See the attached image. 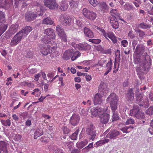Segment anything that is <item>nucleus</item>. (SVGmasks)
I'll return each mask as SVG.
<instances>
[{"mask_svg":"<svg viewBox=\"0 0 153 153\" xmlns=\"http://www.w3.org/2000/svg\"><path fill=\"white\" fill-rule=\"evenodd\" d=\"M144 47L143 45H137L136 50L142 53L140 56L134 59V63L137 65L136 71L140 73L143 71H148L151 64L149 56L144 51Z\"/></svg>","mask_w":153,"mask_h":153,"instance_id":"nucleus-1","label":"nucleus"},{"mask_svg":"<svg viewBox=\"0 0 153 153\" xmlns=\"http://www.w3.org/2000/svg\"><path fill=\"white\" fill-rule=\"evenodd\" d=\"M42 42L45 43L44 45L39 46L40 48V51L43 55H46L53 53V51L56 50L54 46H51L52 42L51 39H42Z\"/></svg>","mask_w":153,"mask_h":153,"instance_id":"nucleus-2","label":"nucleus"},{"mask_svg":"<svg viewBox=\"0 0 153 153\" xmlns=\"http://www.w3.org/2000/svg\"><path fill=\"white\" fill-rule=\"evenodd\" d=\"M118 100V97L114 93L111 94L107 98V101L110 104L111 110L114 111L115 109H117Z\"/></svg>","mask_w":153,"mask_h":153,"instance_id":"nucleus-3","label":"nucleus"},{"mask_svg":"<svg viewBox=\"0 0 153 153\" xmlns=\"http://www.w3.org/2000/svg\"><path fill=\"white\" fill-rule=\"evenodd\" d=\"M43 12L41 10L36 12L29 11L25 14V20L27 22H31L34 20L37 16H41Z\"/></svg>","mask_w":153,"mask_h":153,"instance_id":"nucleus-4","label":"nucleus"},{"mask_svg":"<svg viewBox=\"0 0 153 153\" xmlns=\"http://www.w3.org/2000/svg\"><path fill=\"white\" fill-rule=\"evenodd\" d=\"M136 100L139 105L140 106H143L144 108H147L149 106V101L148 98L146 96H143L142 94L136 95Z\"/></svg>","mask_w":153,"mask_h":153,"instance_id":"nucleus-5","label":"nucleus"},{"mask_svg":"<svg viewBox=\"0 0 153 153\" xmlns=\"http://www.w3.org/2000/svg\"><path fill=\"white\" fill-rule=\"evenodd\" d=\"M95 127L92 124H90L87 127L86 134L89 140L93 141L96 135Z\"/></svg>","mask_w":153,"mask_h":153,"instance_id":"nucleus-6","label":"nucleus"},{"mask_svg":"<svg viewBox=\"0 0 153 153\" xmlns=\"http://www.w3.org/2000/svg\"><path fill=\"white\" fill-rule=\"evenodd\" d=\"M82 12L84 16L91 21H94L97 17L96 13L86 8H84Z\"/></svg>","mask_w":153,"mask_h":153,"instance_id":"nucleus-7","label":"nucleus"},{"mask_svg":"<svg viewBox=\"0 0 153 153\" xmlns=\"http://www.w3.org/2000/svg\"><path fill=\"white\" fill-rule=\"evenodd\" d=\"M59 21L63 25L67 26L71 23V20L69 16L65 13L62 14L59 16Z\"/></svg>","mask_w":153,"mask_h":153,"instance_id":"nucleus-8","label":"nucleus"},{"mask_svg":"<svg viewBox=\"0 0 153 153\" xmlns=\"http://www.w3.org/2000/svg\"><path fill=\"white\" fill-rule=\"evenodd\" d=\"M94 28L97 30L105 38H107V37L109 38H116L115 37L114 34L112 32L108 31L106 33L103 29L96 26H94Z\"/></svg>","mask_w":153,"mask_h":153,"instance_id":"nucleus-9","label":"nucleus"},{"mask_svg":"<svg viewBox=\"0 0 153 153\" xmlns=\"http://www.w3.org/2000/svg\"><path fill=\"white\" fill-rule=\"evenodd\" d=\"M108 109L107 107L103 109L98 107H94L91 109V116L92 117H96L98 114L99 115L101 114L103 111H106Z\"/></svg>","mask_w":153,"mask_h":153,"instance_id":"nucleus-10","label":"nucleus"},{"mask_svg":"<svg viewBox=\"0 0 153 153\" xmlns=\"http://www.w3.org/2000/svg\"><path fill=\"white\" fill-rule=\"evenodd\" d=\"M75 46L79 50L83 51H88L91 48V46L85 43L76 44Z\"/></svg>","mask_w":153,"mask_h":153,"instance_id":"nucleus-11","label":"nucleus"},{"mask_svg":"<svg viewBox=\"0 0 153 153\" xmlns=\"http://www.w3.org/2000/svg\"><path fill=\"white\" fill-rule=\"evenodd\" d=\"M44 1L45 6L50 9H54L58 7L55 0H44Z\"/></svg>","mask_w":153,"mask_h":153,"instance_id":"nucleus-12","label":"nucleus"},{"mask_svg":"<svg viewBox=\"0 0 153 153\" xmlns=\"http://www.w3.org/2000/svg\"><path fill=\"white\" fill-rule=\"evenodd\" d=\"M106 111H103L102 114L99 115L100 122L102 124H105L108 121L109 119V115L105 113Z\"/></svg>","mask_w":153,"mask_h":153,"instance_id":"nucleus-13","label":"nucleus"},{"mask_svg":"<svg viewBox=\"0 0 153 153\" xmlns=\"http://www.w3.org/2000/svg\"><path fill=\"white\" fill-rule=\"evenodd\" d=\"M103 95V92H102V93L98 92L95 95L94 100V105H97L98 104H100L102 103L103 101L102 97Z\"/></svg>","mask_w":153,"mask_h":153,"instance_id":"nucleus-14","label":"nucleus"},{"mask_svg":"<svg viewBox=\"0 0 153 153\" xmlns=\"http://www.w3.org/2000/svg\"><path fill=\"white\" fill-rule=\"evenodd\" d=\"M80 118V117L78 114H73L70 119L71 124L73 126L76 125L79 123Z\"/></svg>","mask_w":153,"mask_h":153,"instance_id":"nucleus-15","label":"nucleus"},{"mask_svg":"<svg viewBox=\"0 0 153 153\" xmlns=\"http://www.w3.org/2000/svg\"><path fill=\"white\" fill-rule=\"evenodd\" d=\"M56 30L60 38H66L67 36L64 30L60 25H58L56 27Z\"/></svg>","mask_w":153,"mask_h":153,"instance_id":"nucleus-16","label":"nucleus"},{"mask_svg":"<svg viewBox=\"0 0 153 153\" xmlns=\"http://www.w3.org/2000/svg\"><path fill=\"white\" fill-rule=\"evenodd\" d=\"M6 22L5 15L4 13L0 11V27L7 28L8 25L4 24Z\"/></svg>","mask_w":153,"mask_h":153,"instance_id":"nucleus-17","label":"nucleus"},{"mask_svg":"<svg viewBox=\"0 0 153 153\" xmlns=\"http://www.w3.org/2000/svg\"><path fill=\"white\" fill-rule=\"evenodd\" d=\"M120 132L116 130H113L110 132L107 135L106 137L111 139H114L119 135Z\"/></svg>","mask_w":153,"mask_h":153,"instance_id":"nucleus-18","label":"nucleus"},{"mask_svg":"<svg viewBox=\"0 0 153 153\" xmlns=\"http://www.w3.org/2000/svg\"><path fill=\"white\" fill-rule=\"evenodd\" d=\"M44 33L45 34L50 36L51 38H55V35L54 30L51 28H48L45 29L44 30Z\"/></svg>","mask_w":153,"mask_h":153,"instance_id":"nucleus-19","label":"nucleus"},{"mask_svg":"<svg viewBox=\"0 0 153 153\" xmlns=\"http://www.w3.org/2000/svg\"><path fill=\"white\" fill-rule=\"evenodd\" d=\"M73 51L72 49L67 50L63 54L62 58L64 59L68 60L73 55Z\"/></svg>","mask_w":153,"mask_h":153,"instance_id":"nucleus-20","label":"nucleus"},{"mask_svg":"<svg viewBox=\"0 0 153 153\" xmlns=\"http://www.w3.org/2000/svg\"><path fill=\"white\" fill-rule=\"evenodd\" d=\"M110 22L113 28L115 29L118 28L119 24L116 18L111 17L110 19Z\"/></svg>","mask_w":153,"mask_h":153,"instance_id":"nucleus-21","label":"nucleus"},{"mask_svg":"<svg viewBox=\"0 0 153 153\" xmlns=\"http://www.w3.org/2000/svg\"><path fill=\"white\" fill-rule=\"evenodd\" d=\"M84 32L85 36L89 38H92L94 37V34L93 32L88 28H84Z\"/></svg>","mask_w":153,"mask_h":153,"instance_id":"nucleus-22","label":"nucleus"},{"mask_svg":"<svg viewBox=\"0 0 153 153\" xmlns=\"http://www.w3.org/2000/svg\"><path fill=\"white\" fill-rule=\"evenodd\" d=\"M107 85L106 84L103 82H101L99 87L98 92L102 93L103 92V94L107 89Z\"/></svg>","mask_w":153,"mask_h":153,"instance_id":"nucleus-23","label":"nucleus"},{"mask_svg":"<svg viewBox=\"0 0 153 153\" xmlns=\"http://www.w3.org/2000/svg\"><path fill=\"white\" fill-rule=\"evenodd\" d=\"M126 98L129 100L132 101L134 98V94L133 93V91L132 88H131L129 90L128 93L126 95Z\"/></svg>","mask_w":153,"mask_h":153,"instance_id":"nucleus-24","label":"nucleus"},{"mask_svg":"<svg viewBox=\"0 0 153 153\" xmlns=\"http://www.w3.org/2000/svg\"><path fill=\"white\" fill-rule=\"evenodd\" d=\"M43 130L41 128H38L35 131L34 134V139H36L37 138L43 134Z\"/></svg>","mask_w":153,"mask_h":153,"instance_id":"nucleus-25","label":"nucleus"},{"mask_svg":"<svg viewBox=\"0 0 153 153\" xmlns=\"http://www.w3.org/2000/svg\"><path fill=\"white\" fill-rule=\"evenodd\" d=\"M7 143L5 142L1 141L0 142V149L4 153H7Z\"/></svg>","mask_w":153,"mask_h":153,"instance_id":"nucleus-26","label":"nucleus"},{"mask_svg":"<svg viewBox=\"0 0 153 153\" xmlns=\"http://www.w3.org/2000/svg\"><path fill=\"white\" fill-rule=\"evenodd\" d=\"M48 148L50 151L55 153L57 152L58 151H61V149L58 148L53 144L49 145Z\"/></svg>","mask_w":153,"mask_h":153,"instance_id":"nucleus-27","label":"nucleus"},{"mask_svg":"<svg viewBox=\"0 0 153 153\" xmlns=\"http://www.w3.org/2000/svg\"><path fill=\"white\" fill-rule=\"evenodd\" d=\"M88 143V140L85 139L83 141L77 143L76 144V146L78 149H81L84 147Z\"/></svg>","mask_w":153,"mask_h":153,"instance_id":"nucleus-28","label":"nucleus"},{"mask_svg":"<svg viewBox=\"0 0 153 153\" xmlns=\"http://www.w3.org/2000/svg\"><path fill=\"white\" fill-rule=\"evenodd\" d=\"M54 22L50 17L45 18L42 21V24L47 25H52Z\"/></svg>","mask_w":153,"mask_h":153,"instance_id":"nucleus-29","label":"nucleus"},{"mask_svg":"<svg viewBox=\"0 0 153 153\" xmlns=\"http://www.w3.org/2000/svg\"><path fill=\"white\" fill-rule=\"evenodd\" d=\"M19 27V24L18 23H16L15 24L11 25V26L9 28V30L12 33H15L18 30Z\"/></svg>","mask_w":153,"mask_h":153,"instance_id":"nucleus-30","label":"nucleus"},{"mask_svg":"<svg viewBox=\"0 0 153 153\" xmlns=\"http://www.w3.org/2000/svg\"><path fill=\"white\" fill-rule=\"evenodd\" d=\"M26 36V34L24 33L22 30L15 36L13 38H22Z\"/></svg>","mask_w":153,"mask_h":153,"instance_id":"nucleus-31","label":"nucleus"},{"mask_svg":"<svg viewBox=\"0 0 153 153\" xmlns=\"http://www.w3.org/2000/svg\"><path fill=\"white\" fill-rule=\"evenodd\" d=\"M133 127L131 126H125L122 128L120 130L123 133H127L130 132Z\"/></svg>","mask_w":153,"mask_h":153,"instance_id":"nucleus-32","label":"nucleus"},{"mask_svg":"<svg viewBox=\"0 0 153 153\" xmlns=\"http://www.w3.org/2000/svg\"><path fill=\"white\" fill-rule=\"evenodd\" d=\"M109 140L107 138H105L104 140H100L97 142L96 144L97 146H100L108 143L109 141Z\"/></svg>","mask_w":153,"mask_h":153,"instance_id":"nucleus-33","label":"nucleus"},{"mask_svg":"<svg viewBox=\"0 0 153 153\" xmlns=\"http://www.w3.org/2000/svg\"><path fill=\"white\" fill-rule=\"evenodd\" d=\"M110 13L112 16V17L116 18L119 16L120 14L117 12V10L116 9L111 10Z\"/></svg>","mask_w":153,"mask_h":153,"instance_id":"nucleus-34","label":"nucleus"},{"mask_svg":"<svg viewBox=\"0 0 153 153\" xmlns=\"http://www.w3.org/2000/svg\"><path fill=\"white\" fill-rule=\"evenodd\" d=\"M24 33L26 34L27 36L28 33L30 32L32 30L31 27L29 26H27L25 27L22 30Z\"/></svg>","mask_w":153,"mask_h":153,"instance_id":"nucleus-35","label":"nucleus"},{"mask_svg":"<svg viewBox=\"0 0 153 153\" xmlns=\"http://www.w3.org/2000/svg\"><path fill=\"white\" fill-rule=\"evenodd\" d=\"M4 4L6 7L8 8L13 4V0H5L4 2Z\"/></svg>","mask_w":153,"mask_h":153,"instance_id":"nucleus-36","label":"nucleus"},{"mask_svg":"<svg viewBox=\"0 0 153 153\" xmlns=\"http://www.w3.org/2000/svg\"><path fill=\"white\" fill-rule=\"evenodd\" d=\"M78 2L75 0H71L69 2L70 7H76L78 6Z\"/></svg>","mask_w":153,"mask_h":153,"instance_id":"nucleus-37","label":"nucleus"},{"mask_svg":"<svg viewBox=\"0 0 153 153\" xmlns=\"http://www.w3.org/2000/svg\"><path fill=\"white\" fill-rule=\"evenodd\" d=\"M144 113L138 110L136 115V117L138 119H142L144 118Z\"/></svg>","mask_w":153,"mask_h":153,"instance_id":"nucleus-38","label":"nucleus"},{"mask_svg":"<svg viewBox=\"0 0 153 153\" xmlns=\"http://www.w3.org/2000/svg\"><path fill=\"white\" fill-rule=\"evenodd\" d=\"M31 94L35 95L36 97L39 96L41 94V91L39 88H35L33 90V92H32Z\"/></svg>","mask_w":153,"mask_h":153,"instance_id":"nucleus-39","label":"nucleus"},{"mask_svg":"<svg viewBox=\"0 0 153 153\" xmlns=\"http://www.w3.org/2000/svg\"><path fill=\"white\" fill-rule=\"evenodd\" d=\"M1 122L2 124L5 126H10L11 125L10 120L9 119L6 120H1Z\"/></svg>","mask_w":153,"mask_h":153,"instance_id":"nucleus-40","label":"nucleus"},{"mask_svg":"<svg viewBox=\"0 0 153 153\" xmlns=\"http://www.w3.org/2000/svg\"><path fill=\"white\" fill-rule=\"evenodd\" d=\"M73 56L71 57V59L72 61H74L81 55V53L79 51H78L75 52V53H73Z\"/></svg>","mask_w":153,"mask_h":153,"instance_id":"nucleus-41","label":"nucleus"},{"mask_svg":"<svg viewBox=\"0 0 153 153\" xmlns=\"http://www.w3.org/2000/svg\"><path fill=\"white\" fill-rule=\"evenodd\" d=\"M79 129H77L76 131L70 136L71 139L73 140H76L77 137V135L79 132Z\"/></svg>","mask_w":153,"mask_h":153,"instance_id":"nucleus-42","label":"nucleus"},{"mask_svg":"<svg viewBox=\"0 0 153 153\" xmlns=\"http://www.w3.org/2000/svg\"><path fill=\"white\" fill-rule=\"evenodd\" d=\"M20 41L21 39H12L10 42V45L12 46L16 45Z\"/></svg>","mask_w":153,"mask_h":153,"instance_id":"nucleus-43","label":"nucleus"},{"mask_svg":"<svg viewBox=\"0 0 153 153\" xmlns=\"http://www.w3.org/2000/svg\"><path fill=\"white\" fill-rule=\"evenodd\" d=\"M116 109H115L114 111L112 110V111L113 113V115L112 116V120L113 121H114L117 120L118 119V116L117 114V112H115V111Z\"/></svg>","mask_w":153,"mask_h":153,"instance_id":"nucleus-44","label":"nucleus"},{"mask_svg":"<svg viewBox=\"0 0 153 153\" xmlns=\"http://www.w3.org/2000/svg\"><path fill=\"white\" fill-rule=\"evenodd\" d=\"M123 7L125 10H131L134 9V7L131 5L128 4H127L124 5Z\"/></svg>","mask_w":153,"mask_h":153,"instance_id":"nucleus-45","label":"nucleus"},{"mask_svg":"<svg viewBox=\"0 0 153 153\" xmlns=\"http://www.w3.org/2000/svg\"><path fill=\"white\" fill-rule=\"evenodd\" d=\"M60 5L61 9L63 11L66 10L68 6V4L67 3H61Z\"/></svg>","mask_w":153,"mask_h":153,"instance_id":"nucleus-46","label":"nucleus"},{"mask_svg":"<svg viewBox=\"0 0 153 153\" xmlns=\"http://www.w3.org/2000/svg\"><path fill=\"white\" fill-rule=\"evenodd\" d=\"M89 2L90 4L94 7H96L99 3L97 0H89Z\"/></svg>","mask_w":153,"mask_h":153,"instance_id":"nucleus-47","label":"nucleus"},{"mask_svg":"<svg viewBox=\"0 0 153 153\" xmlns=\"http://www.w3.org/2000/svg\"><path fill=\"white\" fill-rule=\"evenodd\" d=\"M138 110L136 109H134L131 110L130 111V115L132 116H134L136 117V115L138 112Z\"/></svg>","mask_w":153,"mask_h":153,"instance_id":"nucleus-48","label":"nucleus"},{"mask_svg":"<svg viewBox=\"0 0 153 153\" xmlns=\"http://www.w3.org/2000/svg\"><path fill=\"white\" fill-rule=\"evenodd\" d=\"M89 41L94 44H98L100 42L101 40L100 39H89Z\"/></svg>","mask_w":153,"mask_h":153,"instance_id":"nucleus-49","label":"nucleus"},{"mask_svg":"<svg viewBox=\"0 0 153 153\" xmlns=\"http://www.w3.org/2000/svg\"><path fill=\"white\" fill-rule=\"evenodd\" d=\"M95 48L97 51H100L102 53H105L104 51L103 48L100 45H99L96 46L95 47Z\"/></svg>","mask_w":153,"mask_h":153,"instance_id":"nucleus-50","label":"nucleus"},{"mask_svg":"<svg viewBox=\"0 0 153 153\" xmlns=\"http://www.w3.org/2000/svg\"><path fill=\"white\" fill-rule=\"evenodd\" d=\"M139 27L143 29H147L150 28V26L146 24L142 23L140 24Z\"/></svg>","mask_w":153,"mask_h":153,"instance_id":"nucleus-51","label":"nucleus"},{"mask_svg":"<svg viewBox=\"0 0 153 153\" xmlns=\"http://www.w3.org/2000/svg\"><path fill=\"white\" fill-rule=\"evenodd\" d=\"M106 70L111 71V70L112 68V62L111 60L108 62L106 65Z\"/></svg>","mask_w":153,"mask_h":153,"instance_id":"nucleus-52","label":"nucleus"},{"mask_svg":"<svg viewBox=\"0 0 153 153\" xmlns=\"http://www.w3.org/2000/svg\"><path fill=\"white\" fill-rule=\"evenodd\" d=\"M134 123V121L133 119L129 118L127 119L125 122V124L127 125L129 124H133Z\"/></svg>","mask_w":153,"mask_h":153,"instance_id":"nucleus-53","label":"nucleus"},{"mask_svg":"<svg viewBox=\"0 0 153 153\" xmlns=\"http://www.w3.org/2000/svg\"><path fill=\"white\" fill-rule=\"evenodd\" d=\"M152 107H150L146 111V114L150 115L152 114Z\"/></svg>","mask_w":153,"mask_h":153,"instance_id":"nucleus-54","label":"nucleus"},{"mask_svg":"<svg viewBox=\"0 0 153 153\" xmlns=\"http://www.w3.org/2000/svg\"><path fill=\"white\" fill-rule=\"evenodd\" d=\"M37 72V70L35 68H32L30 70H28V72L30 74H33Z\"/></svg>","mask_w":153,"mask_h":153,"instance_id":"nucleus-55","label":"nucleus"},{"mask_svg":"<svg viewBox=\"0 0 153 153\" xmlns=\"http://www.w3.org/2000/svg\"><path fill=\"white\" fill-rule=\"evenodd\" d=\"M101 6H102V8L104 10H107L108 9V6L106 4V3L103 2H102L100 4Z\"/></svg>","mask_w":153,"mask_h":153,"instance_id":"nucleus-56","label":"nucleus"},{"mask_svg":"<svg viewBox=\"0 0 153 153\" xmlns=\"http://www.w3.org/2000/svg\"><path fill=\"white\" fill-rule=\"evenodd\" d=\"M137 34L140 37H143L145 35L144 32L140 30H138Z\"/></svg>","mask_w":153,"mask_h":153,"instance_id":"nucleus-57","label":"nucleus"},{"mask_svg":"<svg viewBox=\"0 0 153 153\" xmlns=\"http://www.w3.org/2000/svg\"><path fill=\"white\" fill-rule=\"evenodd\" d=\"M7 28L6 27H0V36L1 35L5 32V31L7 30Z\"/></svg>","mask_w":153,"mask_h":153,"instance_id":"nucleus-58","label":"nucleus"},{"mask_svg":"<svg viewBox=\"0 0 153 153\" xmlns=\"http://www.w3.org/2000/svg\"><path fill=\"white\" fill-rule=\"evenodd\" d=\"M22 136L21 135L18 134L16 135L14 137L15 140L16 141H19L21 139Z\"/></svg>","mask_w":153,"mask_h":153,"instance_id":"nucleus-59","label":"nucleus"},{"mask_svg":"<svg viewBox=\"0 0 153 153\" xmlns=\"http://www.w3.org/2000/svg\"><path fill=\"white\" fill-rule=\"evenodd\" d=\"M41 76V74L40 73L35 74L34 75V80L36 81H38L39 79V78Z\"/></svg>","mask_w":153,"mask_h":153,"instance_id":"nucleus-60","label":"nucleus"},{"mask_svg":"<svg viewBox=\"0 0 153 153\" xmlns=\"http://www.w3.org/2000/svg\"><path fill=\"white\" fill-rule=\"evenodd\" d=\"M76 24L79 27H81L83 25L82 21H80L79 20H76Z\"/></svg>","mask_w":153,"mask_h":153,"instance_id":"nucleus-61","label":"nucleus"},{"mask_svg":"<svg viewBox=\"0 0 153 153\" xmlns=\"http://www.w3.org/2000/svg\"><path fill=\"white\" fill-rule=\"evenodd\" d=\"M63 132L64 134H67L69 132L70 130L68 128L67 126H64L63 129Z\"/></svg>","mask_w":153,"mask_h":153,"instance_id":"nucleus-62","label":"nucleus"},{"mask_svg":"<svg viewBox=\"0 0 153 153\" xmlns=\"http://www.w3.org/2000/svg\"><path fill=\"white\" fill-rule=\"evenodd\" d=\"M12 117L13 119L15 121H18L19 120V117L18 116H17L16 114H13L12 115Z\"/></svg>","mask_w":153,"mask_h":153,"instance_id":"nucleus-63","label":"nucleus"},{"mask_svg":"<svg viewBox=\"0 0 153 153\" xmlns=\"http://www.w3.org/2000/svg\"><path fill=\"white\" fill-rule=\"evenodd\" d=\"M0 52L1 55L4 56L5 57L7 54V52L4 50H1Z\"/></svg>","mask_w":153,"mask_h":153,"instance_id":"nucleus-64","label":"nucleus"}]
</instances>
